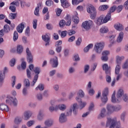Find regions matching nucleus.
<instances>
[{"mask_svg": "<svg viewBox=\"0 0 128 128\" xmlns=\"http://www.w3.org/2000/svg\"><path fill=\"white\" fill-rule=\"evenodd\" d=\"M78 108V104L76 103H74L72 106L70 107L69 110L66 112V116H72V112L75 116L77 114Z\"/></svg>", "mask_w": 128, "mask_h": 128, "instance_id": "nucleus-1", "label": "nucleus"}, {"mask_svg": "<svg viewBox=\"0 0 128 128\" xmlns=\"http://www.w3.org/2000/svg\"><path fill=\"white\" fill-rule=\"evenodd\" d=\"M87 12L90 14V17L94 20L96 16V10L94 7L91 4H89L86 7Z\"/></svg>", "mask_w": 128, "mask_h": 128, "instance_id": "nucleus-2", "label": "nucleus"}, {"mask_svg": "<svg viewBox=\"0 0 128 128\" xmlns=\"http://www.w3.org/2000/svg\"><path fill=\"white\" fill-rule=\"evenodd\" d=\"M66 22L64 20H61L59 22L60 26L64 28V26H70L72 24V18L70 15H67L65 18Z\"/></svg>", "mask_w": 128, "mask_h": 128, "instance_id": "nucleus-3", "label": "nucleus"}, {"mask_svg": "<svg viewBox=\"0 0 128 128\" xmlns=\"http://www.w3.org/2000/svg\"><path fill=\"white\" fill-rule=\"evenodd\" d=\"M34 72L36 74L34 77V80L31 84L32 86H34L36 82H38V74H40V68L38 67H36L34 70Z\"/></svg>", "mask_w": 128, "mask_h": 128, "instance_id": "nucleus-4", "label": "nucleus"}, {"mask_svg": "<svg viewBox=\"0 0 128 128\" xmlns=\"http://www.w3.org/2000/svg\"><path fill=\"white\" fill-rule=\"evenodd\" d=\"M104 48V42H97L94 44V50L96 54H100Z\"/></svg>", "mask_w": 128, "mask_h": 128, "instance_id": "nucleus-5", "label": "nucleus"}, {"mask_svg": "<svg viewBox=\"0 0 128 128\" xmlns=\"http://www.w3.org/2000/svg\"><path fill=\"white\" fill-rule=\"evenodd\" d=\"M108 89L105 88L102 93L101 100L102 104H106L108 102Z\"/></svg>", "mask_w": 128, "mask_h": 128, "instance_id": "nucleus-6", "label": "nucleus"}, {"mask_svg": "<svg viewBox=\"0 0 128 128\" xmlns=\"http://www.w3.org/2000/svg\"><path fill=\"white\" fill-rule=\"evenodd\" d=\"M6 104H12L14 106H18V100L16 98L10 97L9 98H8L6 100Z\"/></svg>", "mask_w": 128, "mask_h": 128, "instance_id": "nucleus-7", "label": "nucleus"}, {"mask_svg": "<svg viewBox=\"0 0 128 128\" xmlns=\"http://www.w3.org/2000/svg\"><path fill=\"white\" fill-rule=\"evenodd\" d=\"M92 26V21L88 20L83 22L82 26L84 28V30H90Z\"/></svg>", "mask_w": 128, "mask_h": 128, "instance_id": "nucleus-8", "label": "nucleus"}, {"mask_svg": "<svg viewBox=\"0 0 128 128\" xmlns=\"http://www.w3.org/2000/svg\"><path fill=\"white\" fill-rule=\"evenodd\" d=\"M50 62L52 68H58V57L55 56L54 58H50Z\"/></svg>", "mask_w": 128, "mask_h": 128, "instance_id": "nucleus-9", "label": "nucleus"}, {"mask_svg": "<svg viewBox=\"0 0 128 128\" xmlns=\"http://www.w3.org/2000/svg\"><path fill=\"white\" fill-rule=\"evenodd\" d=\"M42 40L46 42L45 46H50V37L48 36V34L42 35Z\"/></svg>", "mask_w": 128, "mask_h": 128, "instance_id": "nucleus-10", "label": "nucleus"}, {"mask_svg": "<svg viewBox=\"0 0 128 128\" xmlns=\"http://www.w3.org/2000/svg\"><path fill=\"white\" fill-rule=\"evenodd\" d=\"M26 53L27 54V60L29 64H32V52L30 50V48H27L26 50Z\"/></svg>", "mask_w": 128, "mask_h": 128, "instance_id": "nucleus-11", "label": "nucleus"}, {"mask_svg": "<svg viewBox=\"0 0 128 128\" xmlns=\"http://www.w3.org/2000/svg\"><path fill=\"white\" fill-rule=\"evenodd\" d=\"M106 124H111L110 128H114L116 124V120L112 119V118H108Z\"/></svg>", "mask_w": 128, "mask_h": 128, "instance_id": "nucleus-12", "label": "nucleus"}, {"mask_svg": "<svg viewBox=\"0 0 128 128\" xmlns=\"http://www.w3.org/2000/svg\"><path fill=\"white\" fill-rule=\"evenodd\" d=\"M124 90L122 89H119L117 92L116 96V98H118V100L122 101V97L124 95Z\"/></svg>", "mask_w": 128, "mask_h": 128, "instance_id": "nucleus-13", "label": "nucleus"}, {"mask_svg": "<svg viewBox=\"0 0 128 128\" xmlns=\"http://www.w3.org/2000/svg\"><path fill=\"white\" fill-rule=\"evenodd\" d=\"M67 119L66 117V114L64 113H62L60 114L59 118V122L60 124H64V122H66Z\"/></svg>", "mask_w": 128, "mask_h": 128, "instance_id": "nucleus-14", "label": "nucleus"}, {"mask_svg": "<svg viewBox=\"0 0 128 128\" xmlns=\"http://www.w3.org/2000/svg\"><path fill=\"white\" fill-rule=\"evenodd\" d=\"M0 110H2L3 112H9L10 108H8V105L4 104H0Z\"/></svg>", "mask_w": 128, "mask_h": 128, "instance_id": "nucleus-15", "label": "nucleus"}, {"mask_svg": "<svg viewBox=\"0 0 128 128\" xmlns=\"http://www.w3.org/2000/svg\"><path fill=\"white\" fill-rule=\"evenodd\" d=\"M74 15L72 16V20L74 22V24H78V22H80V18L78 16V12H74Z\"/></svg>", "mask_w": 128, "mask_h": 128, "instance_id": "nucleus-16", "label": "nucleus"}, {"mask_svg": "<svg viewBox=\"0 0 128 128\" xmlns=\"http://www.w3.org/2000/svg\"><path fill=\"white\" fill-rule=\"evenodd\" d=\"M32 113L30 111H26L24 112V118L26 120H28L30 119V118L32 116Z\"/></svg>", "mask_w": 128, "mask_h": 128, "instance_id": "nucleus-17", "label": "nucleus"}, {"mask_svg": "<svg viewBox=\"0 0 128 128\" xmlns=\"http://www.w3.org/2000/svg\"><path fill=\"white\" fill-rule=\"evenodd\" d=\"M40 6H42V3L39 2L37 4V7L36 8L34 14L36 16H40Z\"/></svg>", "mask_w": 128, "mask_h": 128, "instance_id": "nucleus-18", "label": "nucleus"}, {"mask_svg": "<svg viewBox=\"0 0 128 128\" xmlns=\"http://www.w3.org/2000/svg\"><path fill=\"white\" fill-rule=\"evenodd\" d=\"M58 110H66V105L64 104H59L56 105Z\"/></svg>", "mask_w": 128, "mask_h": 128, "instance_id": "nucleus-19", "label": "nucleus"}, {"mask_svg": "<svg viewBox=\"0 0 128 128\" xmlns=\"http://www.w3.org/2000/svg\"><path fill=\"white\" fill-rule=\"evenodd\" d=\"M116 60L117 64H120L122 60H124V56H116Z\"/></svg>", "mask_w": 128, "mask_h": 128, "instance_id": "nucleus-20", "label": "nucleus"}, {"mask_svg": "<svg viewBox=\"0 0 128 128\" xmlns=\"http://www.w3.org/2000/svg\"><path fill=\"white\" fill-rule=\"evenodd\" d=\"M114 28L116 30H120V32L124 30V26L120 23H117L114 26Z\"/></svg>", "mask_w": 128, "mask_h": 128, "instance_id": "nucleus-21", "label": "nucleus"}, {"mask_svg": "<svg viewBox=\"0 0 128 128\" xmlns=\"http://www.w3.org/2000/svg\"><path fill=\"white\" fill-rule=\"evenodd\" d=\"M24 52V46L22 45H18L16 48V52L18 54H22Z\"/></svg>", "mask_w": 128, "mask_h": 128, "instance_id": "nucleus-22", "label": "nucleus"}, {"mask_svg": "<svg viewBox=\"0 0 128 128\" xmlns=\"http://www.w3.org/2000/svg\"><path fill=\"white\" fill-rule=\"evenodd\" d=\"M4 73L2 72H0V88L2 86V84H4Z\"/></svg>", "mask_w": 128, "mask_h": 128, "instance_id": "nucleus-23", "label": "nucleus"}, {"mask_svg": "<svg viewBox=\"0 0 128 128\" xmlns=\"http://www.w3.org/2000/svg\"><path fill=\"white\" fill-rule=\"evenodd\" d=\"M24 24L22 23L17 26L16 30H18V32L22 34V30H24Z\"/></svg>", "mask_w": 128, "mask_h": 128, "instance_id": "nucleus-24", "label": "nucleus"}, {"mask_svg": "<svg viewBox=\"0 0 128 128\" xmlns=\"http://www.w3.org/2000/svg\"><path fill=\"white\" fill-rule=\"evenodd\" d=\"M123 38H124V32H120L117 38V39H116L117 42L118 43L122 42Z\"/></svg>", "mask_w": 128, "mask_h": 128, "instance_id": "nucleus-25", "label": "nucleus"}, {"mask_svg": "<svg viewBox=\"0 0 128 128\" xmlns=\"http://www.w3.org/2000/svg\"><path fill=\"white\" fill-rule=\"evenodd\" d=\"M121 100L118 101V98H116V91L114 92L112 96V102L114 104H116V102H120Z\"/></svg>", "mask_w": 128, "mask_h": 128, "instance_id": "nucleus-26", "label": "nucleus"}, {"mask_svg": "<svg viewBox=\"0 0 128 128\" xmlns=\"http://www.w3.org/2000/svg\"><path fill=\"white\" fill-rule=\"evenodd\" d=\"M3 32H5V34H8L10 32V26L8 24H5L4 26V28L2 29Z\"/></svg>", "mask_w": 128, "mask_h": 128, "instance_id": "nucleus-27", "label": "nucleus"}, {"mask_svg": "<svg viewBox=\"0 0 128 128\" xmlns=\"http://www.w3.org/2000/svg\"><path fill=\"white\" fill-rule=\"evenodd\" d=\"M110 18H112V14L108 12L103 20L104 24H106V22H108V20H110Z\"/></svg>", "mask_w": 128, "mask_h": 128, "instance_id": "nucleus-28", "label": "nucleus"}, {"mask_svg": "<svg viewBox=\"0 0 128 128\" xmlns=\"http://www.w3.org/2000/svg\"><path fill=\"white\" fill-rule=\"evenodd\" d=\"M103 70H105L106 74H110V68H108V65L106 64H104L102 66Z\"/></svg>", "mask_w": 128, "mask_h": 128, "instance_id": "nucleus-29", "label": "nucleus"}, {"mask_svg": "<svg viewBox=\"0 0 128 128\" xmlns=\"http://www.w3.org/2000/svg\"><path fill=\"white\" fill-rule=\"evenodd\" d=\"M102 20H104V16H100L96 20V24H98V26H100V24H102L104 22H102Z\"/></svg>", "mask_w": 128, "mask_h": 128, "instance_id": "nucleus-30", "label": "nucleus"}, {"mask_svg": "<svg viewBox=\"0 0 128 128\" xmlns=\"http://www.w3.org/2000/svg\"><path fill=\"white\" fill-rule=\"evenodd\" d=\"M107 110L108 112H114V106L112 104H108L107 106Z\"/></svg>", "mask_w": 128, "mask_h": 128, "instance_id": "nucleus-31", "label": "nucleus"}, {"mask_svg": "<svg viewBox=\"0 0 128 128\" xmlns=\"http://www.w3.org/2000/svg\"><path fill=\"white\" fill-rule=\"evenodd\" d=\"M46 126H48V128L52 126L54 124V120H47L44 122Z\"/></svg>", "mask_w": 128, "mask_h": 128, "instance_id": "nucleus-32", "label": "nucleus"}, {"mask_svg": "<svg viewBox=\"0 0 128 128\" xmlns=\"http://www.w3.org/2000/svg\"><path fill=\"white\" fill-rule=\"evenodd\" d=\"M24 86H26V88H30V80H28V78H26L24 80Z\"/></svg>", "mask_w": 128, "mask_h": 128, "instance_id": "nucleus-33", "label": "nucleus"}, {"mask_svg": "<svg viewBox=\"0 0 128 128\" xmlns=\"http://www.w3.org/2000/svg\"><path fill=\"white\" fill-rule=\"evenodd\" d=\"M108 8H109L108 6L106 4L102 5L99 7V10H100V11L106 10H108Z\"/></svg>", "mask_w": 128, "mask_h": 128, "instance_id": "nucleus-34", "label": "nucleus"}, {"mask_svg": "<svg viewBox=\"0 0 128 128\" xmlns=\"http://www.w3.org/2000/svg\"><path fill=\"white\" fill-rule=\"evenodd\" d=\"M93 46H94V44H89L86 47L84 48V52H88V50H90V48H92Z\"/></svg>", "mask_w": 128, "mask_h": 128, "instance_id": "nucleus-35", "label": "nucleus"}, {"mask_svg": "<svg viewBox=\"0 0 128 128\" xmlns=\"http://www.w3.org/2000/svg\"><path fill=\"white\" fill-rule=\"evenodd\" d=\"M36 100H38L39 102H42L43 99L42 94L40 93H38L36 94Z\"/></svg>", "mask_w": 128, "mask_h": 128, "instance_id": "nucleus-36", "label": "nucleus"}, {"mask_svg": "<svg viewBox=\"0 0 128 128\" xmlns=\"http://www.w3.org/2000/svg\"><path fill=\"white\" fill-rule=\"evenodd\" d=\"M120 64H117L115 68V74H120Z\"/></svg>", "mask_w": 128, "mask_h": 128, "instance_id": "nucleus-37", "label": "nucleus"}, {"mask_svg": "<svg viewBox=\"0 0 128 128\" xmlns=\"http://www.w3.org/2000/svg\"><path fill=\"white\" fill-rule=\"evenodd\" d=\"M21 60L22 61V62L21 64V68H22V70H26V62H24V58H22L21 59Z\"/></svg>", "mask_w": 128, "mask_h": 128, "instance_id": "nucleus-38", "label": "nucleus"}, {"mask_svg": "<svg viewBox=\"0 0 128 128\" xmlns=\"http://www.w3.org/2000/svg\"><path fill=\"white\" fill-rule=\"evenodd\" d=\"M49 110L50 112H58V107L56 106L54 107V106H50L49 107Z\"/></svg>", "mask_w": 128, "mask_h": 128, "instance_id": "nucleus-39", "label": "nucleus"}, {"mask_svg": "<svg viewBox=\"0 0 128 128\" xmlns=\"http://www.w3.org/2000/svg\"><path fill=\"white\" fill-rule=\"evenodd\" d=\"M22 118L20 117H16L14 120V122L16 124H20L22 122Z\"/></svg>", "mask_w": 128, "mask_h": 128, "instance_id": "nucleus-40", "label": "nucleus"}, {"mask_svg": "<svg viewBox=\"0 0 128 128\" xmlns=\"http://www.w3.org/2000/svg\"><path fill=\"white\" fill-rule=\"evenodd\" d=\"M38 90L42 92L44 90V85L42 84H40L36 88V90Z\"/></svg>", "mask_w": 128, "mask_h": 128, "instance_id": "nucleus-41", "label": "nucleus"}, {"mask_svg": "<svg viewBox=\"0 0 128 128\" xmlns=\"http://www.w3.org/2000/svg\"><path fill=\"white\" fill-rule=\"evenodd\" d=\"M116 6H114L110 8V10L108 12L110 14H112V13L114 12H116Z\"/></svg>", "mask_w": 128, "mask_h": 128, "instance_id": "nucleus-42", "label": "nucleus"}, {"mask_svg": "<svg viewBox=\"0 0 128 128\" xmlns=\"http://www.w3.org/2000/svg\"><path fill=\"white\" fill-rule=\"evenodd\" d=\"M17 16H18L17 13H10L9 14V18H10V20H14L16 18Z\"/></svg>", "mask_w": 128, "mask_h": 128, "instance_id": "nucleus-43", "label": "nucleus"}, {"mask_svg": "<svg viewBox=\"0 0 128 128\" xmlns=\"http://www.w3.org/2000/svg\"><path fill=\"white\" fill-rule=\"evenodd\" d=\"M18 38V32L15 31L14 34L13 40L14 42H16Z\"/></svg>", "mask_w": 128, "mask_h": 128, "instance_id": "nucleus-44", "label": "nucleus"}, {"mask_svg": "<svg viewBox=\"0 0 128 128\" xmlns=\"http://www.w3.org/2000/svg\"><path fill=\"white\" fill-rule=\"evenodd\" d=\"M44 113L42 111H40L38 116V120H42L44 118Z\"/></svg>", "mask_w": 128, "mask_h": 128, "instance_id": "nucleus-45", "label": "nucleus"}, {"mask_svg": "<svg viewBox=\"0 0 128 128\" xmlns=\"http://www.w3.org/2000/svg\"><path fill=\"white\" fill-rule=\"evenodd\" d=\"M106 81L107 82H112V78H110V72L108 74H106Z\"/></svg>", "mask_w": 128, "mask_h": 128, "instance_id": "nucleus-46", "label": "nucleus"}, {"mask_svg": "<svg viewBox=\"0 0 128 128\" xmlns=\"http://www.w3.org/2000/svg\"><path fill=\"white\" fill-rule=\"evenodd\" d=\"M9 9L12 12H16V7L14 5H11L9 7Z\"/></svg>", "mask_w": 128, "mask_h": 128, "instance_id": "nucleus-47", "label": "nucleus"}, {"mask_svg": "<svg viewBox=\"0 0 128 128\" xmlns=\"http://www.w3.org/2000/svg\"><path fill=\"white\" fill-rule=\"evenodd\" d=\"M16 58H12L10 62V66H14V65L16 64Z\"/></svg>", "mask_w": 128, "mask_h": 128, "instance_id": "nucleus-48", "label": "nucleus"}, {"mask_svg": "<svg viewBox=\"0 0 128 128\" xmlns=\"http://www.w3.org/2000/svg\"><path fill=\"white\" fill-rule=\"evenodd\" d=\"M122 110V106L118 105L116 106H114V112H120Z\"/></svg>", "mask_w": 128, "mask_h": 128, "instance_id": "nucleus-49", "label": "nucleus"}, {"mask_svg": "<svg viewBox=\"0 0 128 128\" xmlns=\"http://www.w3.org/2000/svg\"><path fill=\"white\" fill-rule=\"evenodd\" d=\"M54 4V2L52 0H48L46 2V4L47 6H51L52 4Z\"/></svg>", "mask_w": 128, "mask_h": 128, "instance_id": "nucleus-50", "label": "nucleus"}, {"mask_svg": "<svg viewBox=\"0 0 128 128\" xmlns=\"http://www.w3.org/2000/svg\"><path fill=\"white\" fill-rule=\"evenodd\" d=\"M90 70V65L86 64L84 66V74H86Z\"/></svg>", "mask_w": 128, "mask_h": 128, "instance_id": "nucleus-51", "label": "nucleus"}, {"mask_svg": "<svg viewBox=\"0 0 128 128\" xmlns=\"http://www.w3.org/2000/svg\"><path fill=\"white\" fill-rule=\"evenodd\" d=\"M123 8H124V6H122V5L118 6L116 8L117 12H120L121 10H122Z\"/></svg>", "mask_w": 128, "mask_h": 128, "instance_id": "nucleus-52", "label": "nucleus"}, {"mask_svg": "<svg viewBox=\"0 0 128 128\" xmlns=\"http://www.w3.org/2000/svg\"><path fill=\"white\" fill-rule=\"evenodd\" d=\"M10 4H12V6H20V2L18 0H14Z\"/></svg>", "mask_w": 128, "mask_h": 128, "instance_id": "nucleus-53", "label": "nucleus"}, {"mask_svg": "<svg viewBox=\"0 0 128 128\" xmlns=\"http://www.w3.org/2000/svg\"><path fill=\"white\" fill-rule=\"evenodd\" d=\"M126 116V112H123L120 115V120L122 122H124V118Z\"/></svg>", "mask_w": 128, "mask_h": 128, "instance_id": "nucleus-54", "label": "nucleus"}, {"mask_svg": "<svg viewBox=\"0 0 128 128\" xmlns=\"http://www.w3.org/2000/svg\"><path fill=\"white\" fill-rule=\"evenodd\" d=\"M32 24L33 28L34 30H36V26H38V20L36 19L34 20Z\"/></svg>", "mask_w": 128, "mask_h": 128, "instance_id": "nucleus-55", "label": "nucleus"}, {"mask_svg": "<svg viewBox=\"0 0 128 128\" xmlns=\"http://www.w3.org/2000/svg\"><path fill=\"white\" fill-rule=\"evenodd\" d=\"M62 6L63 8H67L70 6V3L66 1V2H64V4H62Z\"/></svg>", "mask_w": 128, "mask_h": 128, "instance_id": "nucleus-56", "label": "nucleus"}, {"mask_svg": "<svg viewBox=\"0 0 128 128\" xmlns=\"http://www.w3.org/2000/svg\"><path fill=\"white\" fill-rule=\"evenodd\" d=\"M108 32V28H102L100 29V32L102 34H106V32Z\"/></svg>", "mask_w": 128, "mask_h": 128, "instance_id": "nucleus-57", "label": "nucleus"}, {"mask_svg": "<svg viewBox=\"0 0 128 128\" xmlns=\"http://www.w3.org/2000/svg\"><path fill=\"white\" fill-rule=\"evenodd\" d=\"M22 94H23V96H28V88H23L22 90Z\"/></svg>", "mask_w": 128, "mask_h": 128, "instance_id": "nucleus-58", "label": "nucleus"}, {"mask_svg": "<svg viewBox=\"0 0 128 128\" xmlns=\"http://www.w3.org/2000/svg\"><path fill=\"white\" fill-rule=\"evenodd\" d=\"M82 44V38H78V40L76 41V46H80Z\"/></svg>", "mask_w": 128, "mask_h": 128, "instance_id": "nucleus-59", "label": "nucleus"}, {"mask_svg": "<svg viewBox=\"0 0 128 128\" xmlns=\"http://www.w3.org/2000/svg\"><path fill=\"white\" fill-rule=\"evenodd\" d=\"M110 51L108 50H104L102 52V56H108V54H110Z\"/></svg>", "mask_w": 128, "mask_h": 128, "instance_id": "nucleus-60", "label": "nucleus"}, {"mask_svg": "<svg viewBox=\"0 0 128 128\" xmlns=\"http://www.w3.org/2000/svg\"><path fill=\"white\" fill-rule=\"evenodd\" d=\"M78 94L80 98H84V91L82 90H79Z\"/></svg>", "mask_w": 128, "mask_h": 128, "instance_id": "nucleus-61", "label": "nucleus"}, {"mask_svg": "<svg viewBox=\"0 0 128 128\" xmlns=\"http://www.w3.org/2000/svg\"><path fill=\"white\" fill-rule=\"evenodd\" d=\"M105 116H106V110L104 108H103L101 110L100 116L101 118H104Z\"/></svg>", "mask_w": 128, "mask_h": 128, "instance_id": "nucleus-62", "label": "nucleus"}, {"mask_svg": "<svg viewBox=\"0 0 128 128\" xmlns=\"http://www.w3.org/2000/svg\"><path fill=\"white\" fill-rule=\"evenodd\" d=\"M122 100H124L125 102H128V94H124L123 96H122Z\"/></svg>", "mask_w": 128, "mask_h": 128, "instance_id": "nucleus-63", "label": "nucleus"}, {"mask_svg": "<svg viewBox=\"0 0 128 128\" xmlns=\"http://www.w3.org/2000/svg\"><path fill=\"white\" fill-rule=\"evenodd\" d=\"M128 68V59L125 62L122 66V68Z\"/></svg>", "mask_w": 128, "mask_h": 128, "instance_id": "nucleus-64", "label": "nucleus"}]
</instances>
